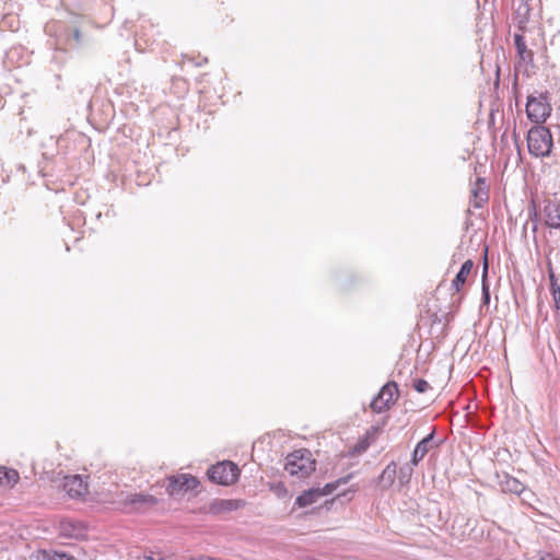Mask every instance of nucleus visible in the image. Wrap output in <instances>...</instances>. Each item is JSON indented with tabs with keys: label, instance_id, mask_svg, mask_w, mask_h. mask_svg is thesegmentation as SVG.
Listing matches in <instances>:
<instances>
[{
	"label": "nucleus",
	"instance_id": "b1692460",
	"mask_svg": "<svg viewBox=\"0 0 560 560\" xmlns=\"http://www.w3.org/2000/svg\"><path fill=\"white\" fill-rule=\"evenodd\" d=\"M551 293L553 298H557V294L560 293V287L556 282H551Z\"/></svg>",
	"mask_w": 560,
	"mask_h": 560
},
{
	"label": "nucleus",
	"instance_id": "423d86ee",
	"mask_svg": "<svg viewBox=\"0 0 560 560\" xmlns=\"http://www.w3.org/2000/svg\"><path fill=\"white\" fill-rule=\"evenodd\" d=\"M398 398V387L395 382L385 384L378 395L372 400L371 408L375 412H382L390 407Z\"/></svg>",
	"mask_w": 560,
	"mask_h": 560
},
{
	"label": "nucleus",
	"instance_id": "2eb2a0df",
	"mask_svg": "<svg viewBox=\"0 0 560 560\" xmlns=\"http://www.w3.org/2000/svg\"><path fill=\"white\" fill-rule=\"evenodd\" d=\"M86 527L81 522L63 521L61 523V532L65 536L80 538L85 535Z\"/></svg>",
	"mask_w": 560,
	"mask_h": 560
},
{
	"label": "nucleus",
	"instance_id": "f3484780",
	"mask_svg": "<svg viewBox=\"0 0 560 560\" xmlns=\"http://www.w3.org/2000/svg\"><path fill=\"white\" fill-rule=\"evenodd\" d=\"M471 194L474 197V207L480 208L485 201L488 199V191L485 188V179L477 178L471 188Z\"/></svg>",
	"mask_w": 560,
	"mask_h": 560
},
{
	"label": "nucleus",
	"instance_id": "4be33fe9",
	"mask_svg": "<svg viewBox=\"0 0 560 560\" xmlns=\"http://www.w3.org/2000/svg\"><path fill=\"white\" fill-rule=\"evenodd\" d=\"M413 388L418 393L423 394V393L428 392L429 389H431V386L425 380L419 378L413 382Z\"/></svg>",
	"mask_w": 560,
	"mask_h": 560
},
{
	"label": "nucleus",
	"instance_id": "0eeeda50",
	"mask_svg": "<svg viewBox=\"0 0 560 560\" xmlns=\"http://www.w3.org/2000/svg\"><path fill=\"white\" fill-rule=\"evenodd\" d=\"M168 483L166 487V491L170 495H178L188 492L189 490L195 489L199 481L197 478L189 474H180L177 476H171L167 478Z\"/></svg>",
	"mask_w": 560,
	"mask_h": 560
},
{
	"label": "nucleus",
	"instance_id": "ddd939ff",
	"mask_svg": "<svg viewBox=\"0 0 560 560\" xmlns=\"http://www.w3.org/2000/svg\"><path fill=\"white\" fill-rule=\"evenodd\" d=\"M33 558L35 560H79L77 557H74L73 555H71L69 552H66L62 550H54V549H50V550L39 549L33 555Z\"/></svg>",
	"mask_w": 560,
	"mask_h": 560
},
{
	"label": "nucleus",
	"instance_id": "9b49d317",
	"mask_svg": "<svg viewBox=\"0 0 560 560\" xmlns=\"http://www.w3.org/2000/svg\"><path fill=\"white\" fill-rule=\"evenodd\" d=\"M63 487L72 498L82 497L88 492V485L79 475L66 477Z\"/></svg>",
	"mask_w": 560,
	"mask_h": 560
},
{
	"label": "nucleus",
	"instance_id": "7ed1b4c3",
	"mask_svg": "<svg viewBox=\"0 0 560 560\" xmlns=\"http://www.w3.org/2000/svg\"><path fill=\"white\" fill-rule=\"evenodd\" d=\"M208 476L215 483L230 486L237 480L240 469L236 464L225 460L211 466Z\"/></svg>",
	"mask_w": 560,
	"mask_h": 560
},
{
	"label": "nucleus",
	"instance_id": "39448f33",
	"mask_svg": "<svg viewBox=\"0 0 560 560\" xmlns=\"http://www.w3.org/2000/svg\"><path fill=\"white\" fill-rule=\"evenodd\" d=\"M551 107L545 95L540 94L539 96H528L526 113L532 121L537 124L544 122L547 117H549Z\"/></svg>",
	"mask_w": 560,
	"mask_h": 560
},
{
	"label": "nucleus",
	"instance_id": "a878e982",
	"mask_svg": "<svg viewBox=\"0 0 560 560\" xmlns=\"http://www.w3.org/2000/svg\"><path fill=\"white\" fill-rule=\"evenodd\" d=\"M540 560H560V558H556L551 555H547L545 557H541Z\"/></svg>",
	"mask_w": 560,
	"mask_h": 560
},
{
	"label": "nucleus",
	"instance_id": "4468645a",
	"mask_svg": "<svg viewBox=\"0 0 560 560\" xmlns=\"http://www.w3.org/2000/svg\"><path fill=\"white\" fill-rule=\"evenodd\" d=\"M474 268V262L470 259H467L460 267L459 271L457 272L456 277L452 281V290L455 292H459L462 288L465 285L468 276L471 273Z\"/></svg>",
	"mask_w": 560,
	"mask_h": 560
},
{
	"label": "nucleus",
	"instance_id": "f03ea898",
	"mask_svg": "<svg viewBox=\"0 0 560 560\" xmlns=\"http://www.w3.org/2000/svg\"><path fill=\"white\" fill-rule=\"evenodd\" d=\"M315 460L306 450H299L287 457L284 469L291 475L304 478L315 470Z\"/></svg>",
	"mask_w": 560,
	"mask_h": 560
},
{
	"label": "nucleus",
	"instance_id": "412c9836",
	"mask_svg": "<svg viewBox=\"0 0 560 560\" xmlns=\"http://www.w3.org/2000/svg\"><path fill=\"white\" fill-rule=\"evenodd\" d=\"M487 273H488V262H487V258H486L485 265H483V275H482V300H483L485 304H488L490 301L489 285L486 282Z\"/></svg>",
	"mask_w": 560,
	"mask_h": 560
},
{
	"label": "nucleus",
	"instance_id": "f257e3e1",
	"mask_svg": "<svg viewBox=\"0 0 560 560\" xmlns=\"http://www.w3.org/2000/svg\"><path fill=\"white\" fill-rule=\"evenodd\" d=\"M527 147L530 154L548 156L552 149V136L548 128L536 126L529 129L527 133Z\"/></svg>",
	"mask_w": 560,
	"mask_h": 560
},
{
	"label": "nucleus",
	"instance_id": "20e7f679",
	"mask_svg": "<svg viewBox=\"0 0 560 560\" xmlns=\"http://www.w3.org/2000/svg\"><path fill=\"white\" fill-rule=\"evenodd\" d=\"M349 479L350 476H347L345 478H340L336 482L327 483L324 488H312L307 491H304L296 498L295 504L299 508H305L313 503H316L318 499H320L324 495L332 493L339 485L347 483Z\"/></svg>",
	"mask_w": 560,
	"mask_h": 560
},
{
	"label": "nucleus",
	"instance_id": "5701e85b",
	"mask_svg": "<svg viewBox=\"0 0 560 560\" xmlns=\"http://www.w3.org/2000/svg\"><path fill=\"white\" fill-rule=\"evenodd\" d=\"M412 475V467L409 465L402 466L399 469V480L400 482H407Z\"/></svg>",
	"mask_w": 560,
	"mask_h": 560
},
{
	"label": "nucleus",
	"instance_id": "9d476101",
	"mask_svg": "<svg viewBox=\"0 0 560 560\" xmlns=\"http://www.w3.org/2000/svg\"><path fill=\"white\" fill-rule=\"evenodd\" d=\"M546 224L551 229H560V202L546 200L544 206Z\"/></svg>",
	"mask_w": 560,
	"mask_h": 560
},
{
	"label": "nucleus",
	"instance_id": "a211bd4d",
	"mask_svg": "<svg viewBox=\"0 0 560 560\" xmlns=\"http://www.w3.org/2000/svg\"><path fill=\"white\" fill-rule=\"evenodd\" d=\"M500 483L502 491L514 494H521L525 489L524 485L521 481L509 475H505L504 479Z\"/></svg>",
	"mask_w": 560,
	"mask_h": 560
},
{
	"label": "nucleus",
	"instance_id": "aec40b11",
	"mask_svg": "<svg viewBox=\"0 0 560 560\" xmlns=\"http://www.w3.org/2000/svg\"><path fill=\"white\" fill-rule=\"evenodd\" d=\"M514 44L517 54L523 61L532 60L533 52L527 49L525 38L521 34L514 35Z\"/></svg>",
	"mask_w": 560,
	"mask_h": 560
},
{
	"label": "nucleus",
	"instance_id": "393cba45",
	"mask_svg": "<svg viewBox=\"0 0 560 560\" xmlns=\"http://www.w3.org/2000/svg\"><path fill=\"white\" fill-rule=\"evenodd\" d=\"M556 308L560 311V293L557 294V298H553Z\"/></svg>",
	"mask_w": 560,
	"mask_h": 560
},
{
	"label": "nucleus",
	"instance_id": "dca6fc26",
	"mask_svg": "<svg viewBox=\"0 0 560 560\" xmlns=\"http://www.w3.org/2000/svg\"><path fill=\"white\" fill-rule=\"evenodd\" d=\"M397 476V467L394 462L389 463L378 477V485L383 490L390 488Z\"/></svg>",
	"mask_w": 560,
	"mask_h": 560
},
{
	"label": "nucleus",
	"instance_id": "f8f14e48",
	"mask_svg": "<svg viewBox=\"0 0 560 560\" xmlns=\"http://www.w3.org/2000/svg\"><path fill=\"white\" fill-rule=\"evenodd\" d=\"M434 430L423 438L415 447L411 458V464L417 466L420 460L428 454L429 450L432 447V442L434 438Z\"/></svg>",
	"mask_w": 560,
	"mask_h": 560
},
{
	"label": "nucleus",
	"instance_id": "bb28decb",
	"mask_svg": "<svg viewBox=\"0 0 560 560\" xmlns=\"http://www.w3.org/2000/svg\"><path fill=\"white\" fill-rule=\"evenodd\" d=\"M74 37L77 40L80 39V32L78 30H75V32H74Z\"/></svg>",
	"mask_w": 560,
	"mask_h": 560
},
{
	"label": "nucleus",
	"instance_id": "1a4fd4ad",
	"mask_svg": "<svg viewBox=\"0 0 560 560\" xmlns=\"http://www.w3.org/2000/svg\"><path fill=\"white\" fill-rule=\"evenodd\" d=\"M244 505L241 500L215 499L209 504V512L213 515L236 511Z\"/></svg>",
	"mask_w": 560,
	"mask_h": 560
},
{
	"label": "nucleus",
	"instance_id": "cd10ccee",
	"mask_svg": "<svg viewBox=\"0 0 560 560\" xmlns=\"http://www.w3.org/2000/svg\"><path fill=\"white\" fill-rule=\"evenodd\" d=\"M206 62H207V58H203L202 61L197 62L196 66L200 67V66H202Z\"/></svg>",
	"mask_w": 560,
	"mask_h": 560
},
{
	"label": "nucleus",
	"instance_id": "6ab92c4d",
	"mask_svg": "<svg viewBox=\"0 0 560 560\" xmlns=\"http://www.w3.org/2000/svg\"><path fill=\"white\" fill-rule=\"evenodd\" d=\"M19 480V474L14 469L0 467V486L13 487Z\"/></svg>",
	"mask_w": 560,
	"mask_h": 560
},
{
	"label": "nucleus",
	"instance_id": "6e6552de",
	"mask_svg": "<svg viewBox=\"0 0 560 560\" xmlns=\"http://www.w3.org/2000/svg\"><path fill=\"white\" fill-rule=\"evenodd\" d=\"M158 499L147 493H129L122 500L124 509L128 512L139 511L143 508L153 506Z\"/></svg>",
	"mask_w": 560,
	"mask_h": 560
}]
</instances>
